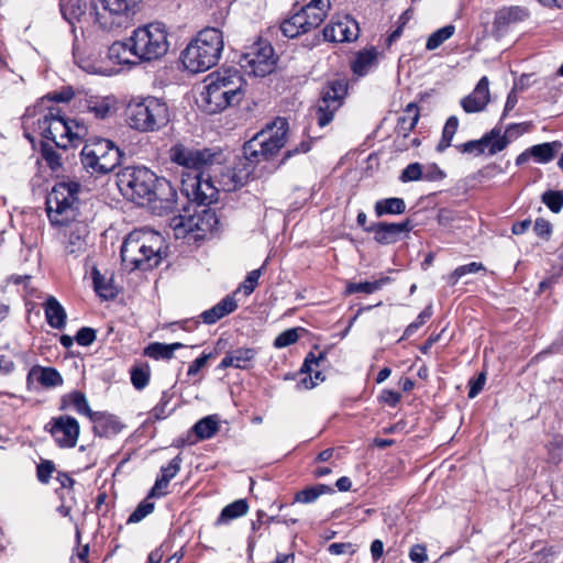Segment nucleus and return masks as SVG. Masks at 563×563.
Returning a JSON list of instances; mask_svg holds the SVG:
<instances>
[{"label": "nucleus", "instance_id": "f257e3e1", "mask_svg": "<svg viewBox=\"0 0 563 563\" xmlns=\"http://www.w3.org/2000/svg\"><path fill=\"white\" fill-rule=\"evenodd\" d=\"M173 163L184 168L181 174V192L189 201L198 205H210L218 200V189L214 187L209 169L221 165L223 152L214 148H195L181 143L169 150Z\"/></svg>", "mask_w": 563, "mask_h": 563}, {"label": "nucleus", "instance_id": "f03ea898", "mask_svg": "<svg viewBox=\"0 0 563 563\" xmlns=\"http://www.w3.org/2000/svg\"><path fill=\"white\" fill-rule=\"evenodd\" d=\"M80 184L60 181L53 187L46 198V212L53 225H66L65 250L68 255L78 257L87 252L89 227L82 221H74Z\"/></svg>", "mask_w": 563, "mask_h": 563}, {"label": "nucleus", "instance_id": "7ed1b4c3", "mask_svg": "<svg viewBox=\"0 0 563 563\" xmlns=\"http://www.w3.org/2000/svg\"><path fill=\"white\" fill-rule=\"evenodd\" d=\"M120 191L139 205L156 203L172 210L176 202V190L165 178H158L146 167H125L117 175Z\"/></svg>", "mask_w": 563, "mask_h": 563}, {"label": "nucleus", "instance_id": "20e7f679", "mask_svg": "<svg viewBox=\"0 0 563 563\" xmlns=\"http://www.w3.org/2000/svg\"><path fill=\"white\" fill-rule=\"evenodd\" d=\"M206 82L198 102L207 113H218L239 104L244 97V80L238 69L227 68L212 73Z\"/></svg>", "mask_w": 563, "mask_h": 563}, {"label": "nucleus", "instance_id": "39448f33", "mask_svg": "<svg viewBox=\"0 0 563 563\" xmlns=\"http://www.w3.org/2000/svg\"><path fill=\"white\" fill-rule=\"evenodd\" d=\"M164 238L150 229L131 232L121 246V258L130 271H148L156 267L163 257Z\"/></svg>", "mask_w": 563, "mask_h": 563}, {"label": "nucleus", "instance_id": "423d86ee", "mask_svg": "<svg viewBox=\"0 0 563 563\" xmlns=\"http://www.w3.org/2000/svg\"><path fill=\"white\" fill-rule=\"evenodd\" d=\"M32 125L41 136L64 150L77 146L87 134V128L84 124L67 121L57 107H48L40 111L36 120L32 121Z\"/></svg>", "mask_w": 563, "mask_h": 563}, {"label": "nucleus", "instance_id": "0eeeda50", "mask_svg": "<svg viewBox=\"0 0 563 563\" xmlns=\"http://www.w3.org/2000/svg\"><path fill=\"white\" fill-rule=\"evenodd\" d=\"M223 46V36L220 30L203 29L181 52V62L190 73L207 71L219 62Z\"/></svg>", "mask_w": 563, "mask_h": 563}, {"label": "nucleus", "instance_id": "6e6552de", "mask_svg": "<svg viewBox=\"0 0 563 563\" xmlns=\"http://www.w3.org/2000/svg\"><path fill=\"white\" fill-rule=\"evenodd\" d=\"M288 129L289 125L286 119L276 118L244 144L245 161L253 164L272 158L285 146Z\"/></svg>", "mask_w": 563, "mask_h": 563}, {"label": "nucleus", "instance_id": "1a4fd4ad", "mask_svg": "<svg viewBox=\"0 0 563 563\" xmlns=\"http://www.w3.org/2000/svg\"><path fill=\"white\" fill-rule=\"evenodd\" d=\"M126 119L131 128L141 132H153L168 123L169 110L163 100L147 97L129 103Z\"/></svg>", "mask_w": 563, "mask_h": 563}, {"label": "nucleus", "instance_id": "9d476101", "mask_svg": "<svg viewBox=\"0 0 563 563\" xmlns=\"http://www.w3.org/2000/svg\"><path fill=\"white\" fill-rule=\"evenodd\" d=\"M137 59L152 62L163 57L169 49L168 32L163 23L154 22L140 26L130 36Z\"/></svg>", "mask_w": 563, "mask_h": 563}, {"label": "nucleus", "instance_id": "9b49d317", "mask_svg": "<svg viewBox=\"0 0 563 563\" xmlns=\"http://www.w3.org/2000/svg\"><path fill=\"white\" fill-rule=\"evenodd\" d=\"M81 164L92 174H108L119 166L120 148L108 139L89 140L81 150Z\"/></svg>", "mask_w": 563, "mask_h": 563}, {"label": "nucleus", "instance_id": "f8f14e48", "mask_svg": "<svg viewBox=\"0 0 563 563\" xmlns=\"http://www.w3.org/2000/svg\"><path fill=\"white\" fill-rule=\"evenodd\" d=\"M141 0H92L89 16L103 30L126 23L136 13Z\"/></svg>", "mask_w": 563, "mask_h": 563}, {"label": "nucleus", "instance_id": "ddd939ff", "mask_svg": "<svg viewBox=\"0 0 563 563\" xmlns=\"http://www.w3.org/2000/svg\"><path fill=\"white\" fill-rule=\"evenodd\" d=\"M239 64L247 75L264 77L274 69V49L268 42L258 40L246 47L239 59Z\"/></svg>", "mask_w": 563, "mask_h": 563}, {"label": "nucleus", "instance_id": "4468645a", "mask_svg": "<svg viewBox=\"0 0 563 563\" xmlns=\"http://www.w3.org/2000/svg\"><path fill=\"white\" fill-rule=\"evenodd\" d=\"M521 124H512L507 128L504 135H500V129H493L490 132L486 133L479 140L468 141L466 143H462L455 145L459 152L464 154H474L481 155L488 147V153L494 155L498 152H501L509 143V137H512L514 130L520 129Z\"/></svg>", "mask_w": 563, "mask_h": 563}, {"label": "nucleus", "instance_id": "2eb2a0df", "mask_svg": "<svg viewBox=\"0 0 563 563\" xmlns=\"http://www.w3.org/2000/svg\"><path fill=\"white\" fill-rule=\"evenodd\" d=\"M347 91V85L342 80L333 81L324 88L321 99L318 101L314 111L320 128L327 126L334 118V113L343 104Z\"/></svg>", "mask_w": 563, "mask_h": 563}, {"label": "nucleus", "instance_id": "dca6fc26", "mask_svg": "<svg viewBox=\"0 0 563 563\" xmlns=\"http://www.w3.org/2000/svg\"><path fill=\"white\" fill-rule=\"evenodd\" d=\"M212 218L213 214L208 210L192 214L190 208H185L184 213L174 216L169 220V227L176 239H184L191 233L200 238L210 229L209 222Z\"/></svg>", "mask_w": 563, "mask_h": 563}, {"label": "nucleus", "instance_id": "f3484780", "mask_svg": "<svg viewBox=\"0 0 563 563\" xmlns=\"http://www.w3.org/2000/svg\"><path fill=\"white\" fill-rule=\"evenodd\" d=\"M253 168L245 162H240L235 167L222 168L221 165H216L209 169L214 187L225 192H231L244 186L252 173Z\"/></svg>", "mask_w": 563, "mask_h": 563}, {"label": "nucleus", "instance_id": "a211bd4d", "mask_svg": "<svg viewBox=\"0 0 563 563\" xmlns=\"http://www.w3.org/2000/svg\"><path fill=\"white\" fill-rule=\"evenodd\" d=\"M360 33L357 22L349 15L333 18L322 30L325 42L344 43L357 40Z\"/></svg>", "mask_w": 563, "mask_h": 563}, {"label": "nucleus", "instance_id": "6ab92c4d", "mask_svg": "<svg viewBox=\"0 0 563 563\" xmlns=\"http://www.w3.org/2000/svg\"><path fill=\"white\" fill-rule=\"evenodd\" d=\"M46 429L52 433L57 444L62 448H74L79 435L78 421L70 416L54 418Z\"/></svg>", "mask_w": 563, "mask_h": 563}, {"label": "nucleus", "instance_id": "aec40b11", "mask_svg": "<svg viewBox=\"0 0 563 563\" xmlns=\"http://www.w3.org/2000/svg\"><path fill=\"white\" fill-rule=\"evenodd\" d=\"M411 230L409 220L399 223L379 222L365 228L366 232L374 233V240L379 244H391L398 241L400 235Z\"/></svg>", "mask_w": 563, "mask_h": 563}, {"label": "nucleus", "instance_id": "412c9836", "mask_svg": "<svg viewBox=\"0 0 563 563\" xmlns=\"http://www.w3.org/2000/svg\"><path fill=\"white\" fill-rule=\"evenodd\" d=\"M488 86V78L486 76L482 77L472 93L461 100V106L465 112L474 113L485 109L489 101Z\"/></svg>", "mask_w": 563, "mask_h": 563}, {"label": "nucleus", "instance_id": "4be33fe9", "mask_svg": "<svg viewBox=\"0 0 563 563\" xmlns=\"http://www.w3.org/2000/svg\"><path fill=\"white\" fill-rule=\"evenodd\" d=\"M257 351L252 347H239L225 354L219 364L220 368L234 367L240 369H250L253 367Z\"/></svg>", "mask_w": 563, "mask_h": 563}, {"label": "nucleus", "instance_id": "5701e85b", "mask_svg": "<svg viewBox=\"0 0 563 563\" xmlns=\"http://www.w3.org/2000/svg\"><path fill=\"white\" fill-rule=\"evenodd\" d=\"M325 360V355L323 353H319V355H314L310 352L302 364L301 372L308 374L307 377L302 378L300 384L303 385L305 388L311 389L313 388L318 382H323L325 377L322 372L319 371L320 363Z\"/></svg>", "mask_w": 563, "mask_h": 563}, {"label": "nucleus", "instance_id": "b1692460", "mask_svg": "<svg viewBox=\"0 0 563 563\" xmlns=\"http://www.w3.org/2000/svg\"><path fill=\"white\" fill-rule=\"evenodd\" d=\"M529 18V11L525 7H504L496 12L494 26L504 30L511 24L519 23Z\"/></svg>", "mask_w": 563, "mask_h": 563}, {"label": "nucleus", "instance_id": "393cba45", "mask_svg": "<svg viewBox=\"0 0 563 563\" xmlns=\"http://www.w3.org/2000/svg\"><path fill=\"white\" fill-rule=\"evenodd\" d=\"M219 429L218 417L216 415L207 416L192 426L191 432L195 439L192 441L188 440V442L195 444L198 441L211 439L218 433Z\"/></svg>", "mask_w": 563, "mask_h": 563}, {"label": "nucleus", "instance_id": "a878e982", "mask_svg": "<svg viewBox=\"0 0 563 563\" xmlns=\"http://www.w3.org/2000/svg\"><path fill=\"white\" fill-rule=\"evenodd\" d=\"M238 307L235 299L232 296L224 297L220 302L214 305L212 308L203 311L201 318L205 323L213 324L221 318L233 312Z\"/></svg>", "mask_w": 563, "mask_h": 563}, {"label": "nucleus", "instance_id": "bb28decb", "mask_svg": "<svg viewBox=\"0 0 563 563\" xmlns=\"http://www.w3.org/2000/svg\"><path fill=\"white\" fill-rule=\"evenodd\" d=\"M87 0H59L63 18L71 25L87 14Z\"/></svg>", "mask_w": 563, "mask_h": 563}, {"label": "nucleus", "instance_id": "cd10ccee", "mask_svg": "<svg viewBox=\"0 0 563 563\" xmlns=\"http://www.w3.org/2000/svg\"><path fill=\"white\" fill-rule=\"evenodd\" d=\"M47 323L54 329H63L66 324V312L58 300L49 296L44 303Z\"/></svg>", "mask_w": 563, "mask_h": 563}, {"label": "nucleus", "instance_id": "c85d7f7f", "mask_svg": "<svg viewBox=\"0 0 563 563\" xmlns=\"http://www.w3.org/2000/svg\"><path fill=\"white\" fill-rule=\"evenodd\" d=\"M378 51L375 47H368L360 51L356 54L352 68L358 76H364L376 64Z\"/></svg>", "mask_w": 563, "mask_h": 563}, {"label": "nucleus", "instance_id": "c756f323", "mask_svg": "<svg viewBox=\"0 0 563 563\" xmlns=\"http://www.w3.org/2000/svg\"><path fill=\"white\" fill-rule=\"evenodd\" d=\"M30 376L47 388L57 387L63 384L62 375L53 367L34 366L30 372Z\"/></svg>", "mask_w": 563, "mask_h": 563}, {"label": "nucleus", "instance_id": "7c9ffc66", "mask_svg": "<svg viewBox=\"0 0 563 563\" xmlns=\"http://www.w3.org/2000/svg\"><path fill=\"white\" fill-rule=\"evenodd\" d=\"M95 291L104 299H112L117 296V288L113 285L112 278H107L102 275L97 267L91 271Z\"/></svg>", "mask_w": 563, "mask_h": 563}, {"label": "nucleus", "instance_id": "2f4dec72", "mask_svg": "<svg viewBox=\"0 0 563 563\" xmlns=\"http://www.w3.org/2000/svg\"><path fill=\"white\" fill-rule=\"evenodd\" d=\"M132 56L135 57L130 38L126 42H114L108 48L109 59L117 64H131Z\"/></svg>", "mask_w": 563, "mask_h": 563}, {"label": "nucleus", "instance_id": "473e14b6", "mask_svg": "<svg viewBox=\"0 0 563 563\" xmlns=\"http://www.w3.org/2000/svg\"><path fill=\"white\" fill-rule=\"evenodd\" d=\"M419 120V109L417 104L409 103L404 110L402 115L398 118L397 131L402 134L404 139L407 137L409 132L413 130Z\"/></svg>", "mask_w": 563, "mask_h": 563}, {"label": "nucleus", "instance_id": "72a5a7b5", "mask_svg": "<svg viewBox=\"0 0 563 563\" xmlns=\"http://www.w3.org/2000/svg\"><path fill=\"white\" fill-rule=\"evenodd\" d=\"M121 429L122 424L113 416L99 415L95 419L93 430L96 434L100 437H111L118 434L121 431Z\"/></svg>", "mask_w": 563, "mask_h": 563}, {"label": "nucleus", "instance_id": "f704fd0d", "mask_svg": "<svg viewBox=\"0 0 563 563\" xmlns=\"http://www.w3.org/2000/svg\"><path fill=\"white\" fill-rule=\"evenodd\" d=\"M375 213L377 217L385 214H401L406 210V203L401 198H386L375 202Z\"/></svg>", "mask_w": 563, "mask_h": 563}, {"label": "nucleus", "instance_id": "c9c22d12", "mask_svg": "<svg viewBox=\"0 0 563 563\" xmlns=\"http://www.w3.org/2000/svg\"><path fill=\"white\" fill-rule=\"evenodd\" d=\"M183 343L176 342L172 344H165L159 342L151 343L145 349V355L155 358V360H170L174 356V352L184 347Z\"/></svg>", "mask_w": 563, "mask_h": 563}, {"label": "nucleus", "instance_id": "e433bc0d", "mask_svg": "<svg viewBox=\"0 0 563 563\" xmlns=\"http://www.w3.org/2000/svg\"><path fill=\"white\" fill-rule=\"evenodd\" d=\"M390 283L388 276H383L374 282L349 283L345 292L352 295L355 292L373 294L380 290Z\"/></svg>", "mask_w": 563, "mask_h": 563}, {"label": "nucleus", "instance_id": "4c0bfd02", "mask_svg": "<svg viewBox=\"0 0 563 563\" xmlns=\"http://www.w3.org/2000/svg\"><path fill=\"white\" fill-rule=\"evenodd\" d=\"M562 147V144L560 142H551V143H542L538 145H533L530 147L531 156L538 162V163H549L551 162L556 152Z\"/></svg>", "mask_w": 563, "mask_h": 563}, {"label": "nucleus", "instance_id": "58836bf2", "mask_svg": "<svg viewBox=\"0 0 563 563\" xmlns=\"http://www.w3.org/2000/svg\"><path fill=\"white\" fill-rule=\"evenodd\" d=\"M280 31L284 36L288 38H295L301 34L308 33V30L302 22V15H299L298 12L282 22Z\"/></svg>", "mask_w": 563, "mask_h": 563}, {"label": "nucleus", "instance_id": "ea45409f", "mask_svg": "<svg viewBox=\"0 0 563 563\" xmlns=\"http://www.w3.org/2000/svg\"><path fill=\"white\" fill-rule=\"evenodd\" d=\"M247 510H249V506L244 499L235 500L222 509V511L217 520V523L218 525L225 523L232 519L244 516L247 512Z\"/></svg>", "mask_w": 563, "mask_h": 563}, {"label": "nucleus", "instance_id": "a19ab883", "mask_svg": "<svg viewBox=\"0 0 563 563\" xmlns=\"http://www.w3.org/2000/svg\"><path fill=\"white\" fill-rule=\"evenodd\" d=\"M328 493H333V488L324 484H318L298 492L295 496V501L310 504L316 501L321 495Z\"/></svg>", "mask_w": 563, "mask_h": 563}, {"label": "nucleus", "instance_id": "79ce46f5", "mask_svg": "<svg viewBox=\"0 0 563 563\" xmlns=\"http://www.w3.org/2000/svg\"><path fill=\"white\" fill-rule=\"evenodd\" d=\"M457 129H459V119L455 115L450 117L446 120L445 125L443 128L442 137H441L439 144L437 145L438 152H443L451 145V142H452Z\"/></svg>", "mask_w": 563, "mask_h": 563}, {"label": "nucleus", "instance_id": "37998d69", "mask_svg": "<svg viewBox=\"0 0 563 563\" xmlns=\"http://www.w3.org/2000/svg\"><path fill=\"white\" fill-rule=\"evenodd\" d=\"M455 27L453 25H445L435 32H433L426 44V48L428 51H433L442 45L446 40H449L454 34Z\"/></svg>", "mask_w": 563, "mask_h": 563}, {"label": "nucleus", "instance_id": "c03bdc74", "mask_svg": "<svg viewBox=\"0 0 563 563\" xmlns=\"http://www.w3.org/2000/svg\"><path fill=\"white\" fill-rule=\"evenodd\" d=\"M484 269L485 267L483 266V264L477 262H472L470 264L459 266L446 277L448 284L454 286L463 276L467 274H475Z\"/></svg>", "mask_w": 563, "mask_h": 563}, {"label": "nucleus", "instance_id": "a18cd8bd", "mask_svg": "<svg viewBox=\"0 0 563 563\" xmlns=\"http://www.w3.org/2000/svg\"><path fill=\"white\" fill-rule=\"evenodd\" d=\"M87 110L97 119H106L111 111V106L107 99L93 97L87 100Z\"/></svg>", "mask_w": 563, "mask_h": 563}, {"label": "nucleus", "instance_id": "49530a36", "mask_svg": "<svg viewBox=\"0 0 563 563\" xmlns=\"http://www.w3.org/2000/svg\"><path fill=\"white\" fill-rule=\"evenodd\" d=\"M542 202L554 213L563 208V191L548 190L542 195Z\"/></svg>", "mask_w": 563, "mask_h": 563}, {"label": "nucleus", "instance_id": "de8ad7c7", "mask_svg": "<svg viewBox=\"0 0 563 563\" xmlns=\"http://www.w3.org/2000/svg\"><path fill=\"white\" fill-rule=\"evenodd\" d=\"M305 12L310 14H318L319 18L324 21L328 15L329 10L331 9L330 0H311L306 5L302 7Z\"/></svg>", "mask_w": 563, "mask_h": 563}, {"label": "nucleus", "instance_id": "09e8293b", "mask_svg": "<svg viewBox=\"0 0 563 563\" xmlns=\"http://www.w3.org/2000/svg\"><path fill=\"white\" fill-rule=\"evenodd\" d=\"M41 154L52 170L62 167V158L59 154L47 143H42Z\"/></svg>", "mask_w": 563, "mask_h": 563}, {"label": "nucleus", "instance_id": "8fccbe9b", "mask_svg": "<svg viewBox=\"0 0 563 563\" xmlns=\"http://www.w3.org/2000/svg\"><path fill=\"white\" fill-rule=\"evenodd\" d=\"M150 379V369L147 366H136L131 371V382L136 389H143Z\"/></svg>", "mask_w": 563, "mask_h": 563}, {"label": "nucleus", "instance_id": "3c124183", "mask_svg": "<svg viewBox=\"0 0 563 563\" xmlns=\"http://www.w3.org/2000/svg\"><path fill=\"white\" fill-rule=\"evenodd\" d=\"M423 178L422 166L419 163L409 164L401 173L399 179L402 183L416 181Z\"/></svg>", "mask_w": 563, "mask_h": 563}, {"label": "nucleus", "instance_id": "603ef678", "mask_svg": "<svg viewBox=\"0 0 563 563\" xmlns=\"http://www.w3.org/2000/svg\"><path fill=\"white\" fill-rule=\"evenodd\" d=\"M299 339L297 329H288L276 336L274 346L276 349H283L296 343Z\"/></svg>", "mask_w": 563, "mask_h": 563}, {"label": "nucleus", "instance_id": "864d4df0", "mask_svg": "<svg viewBox=\"0 0 563 563\" xmlns=\"http://www.w3.org/2000/svg\"><path fill=\"white\" fill-rule=\"evenodd\" d=\"M70 404L75 407L78 413L81 415H91L88 401L86 396L82 393L75 391L71 393L69 396Z\"/></svg>", "mask_w": 563, "mask_h": 563}, {"label": "nucleus", "instance_id": "5fc2aeb1", "mask_svg": "<svg viewBox=\"0 0 563 563\" xmlns=\"http://www.w3.org/2000/svg\"><path fill=\"white\" fill-rule=\"evenodd\" d=\"M154 510L153 503H141L136 509L130 515L128 522H140L147 515H150Z\"/></svg>", "mask_w": 563, "mask_h": 563}, {"label": "nucleus", "instance_id": "6e6d98bb", "mask_svg": "<svg viewBox=\"0 0 563 563\" xmlns=\"http://www.w3.org/2000/svg\"><path fill=\"white\" fill-rule=\"evenodd\" d=\"M54 471H55V466H54L53 462H51V461L41 462L36 468L37 479L43 484H47L49 482Z\"/></svg>", "mask_w": 563, "mask_h": 563}, {"label": "nucleus", "instance_id": "4d7b16f0", "mask_svg": "<svg viewBox=\"0 0 563 563\" xmlns=\"http://www.w3.org/2000/svg\"><path fill=\"white\" fill-rule=\"evenodd\" d=\"M170 401L169 395L165 391L162 394L161 401L153 408V416L156 419H165L173 409H167Z\"/></svg>", "mask_w": 563, "mask_h": 563}, {"label": "nucleus", "instance_id": "13d9d810", "mask_svg": "<svg viewBox=\"0 0 563 563\" xmlns=\"http://www.w3.org/2000/svg\"><path fill=\"white\" fill-rule=\"evenodd\" d=\"M261 275H262L261 268L254 269L247 274L245 280L243 282V284L241 286V288L243 289L245 295H250L254 291L255 287L257 286Z\"/></svg>", "mask_w": 563, "mask_h": 563}, {"label": "nucleus", "instance_id": "bf43d9fd", "mask_svg": "<svg viewBox=\"0 0 563 563\" xmlns=\"http://www.w3.org/2000/svg\"><path fill=\"white\" fill-rule=\"evenodd\" d=\"M96 340V331L91 328L84 327L78 330L76 341L79 345L88 346Z\"/></svg>", "mask_w": 563, "mask_h": 563}, {"label": "nucleus", "instance_id": "052dcab7", "mask_svg": "<svg viewBox=\"0 0 563 563\" xmlns=\"http://www.w3.org/2000/svg\"><path fill=\"white\" fill-rule=\"evenodd\" d=\"M74 97V90L70 87L63 88L59 91L49 92L45 99L53 102H68Z\"/></svg>", "mask_w": 563, "mask_h": 563}, {"label": "nucleus", "instance_id": "680f3d73", "mask_svg": "<svg viewBox=\"0 0 563 563\" xmlns=\"http://www.w3.org/2000/svg\"><path fill=\"white\" fill-rule=\"evenodd\" d=\"M180 464H181V459L179 455H177L168 463L167 466L162 467V470H161L162 476L169 481L173 479L179 472Z\"/></svg>", "mask_w": 563, "mask_h": 563}, {"label": "nucleus", "instance_id": "e2e57ef3", "mask_svg": "<svg viewBox=\"0 0 563 563\" xmlns=\"http://www.w3.org/2000/svg\"><path fill=\"white\" fill-rule=\"evenodd\" d=\"M298 13L299 15H302V22L308 32H310L313 29H317L323 22V20L319 18L320 15L310 14L308 12L306 13L302 8L298 11Z\"/></svg>", "mask_w": 563, "mask_h": 563}, {"label": "nucleus", "instance_id": "0e129e2a", "mask_svg": "<svg viewBox=\"0 0 563 563\" xmlns=\"http://www.w3.org/2000/svg\"><path fill=\"white\" fill-rule=\"evenodd\" d=\"M298 13L299 15H302V22L308 32H310L313 29H317L323 22V20L319 18L320 15L310 14L308 12L306 13L302 8L298 11Z\"/></svg>", "mask_w": 563, "mask_h": 563}, {"label": "nucleus", "instance_id": "69168bd1", "mask_svg": "<svg viewBox=\"0 0 563 563\" xmlns=\"http://www.w3.org/2000/svg\"><path fill=\"white\" fill-rule=\"evenodd\" d=\"M329 552L333 555H341V554H353L355 552V548L352 543L349 542H336L331 543L329 545Z\"/></svg>", "mask_w": 563, "mask_h": 563}, {"label": "nucleus", "instance_id": "338daca9", "mask_svg": "<svg viewBox=\"0 0 563 563\" xmlns=\"http://www.w3.org/2000/svg\"><path fill=\"white\" fill-rule=\"evenodd\" d=\"M533 231L536 232V234L538 236L543 238V239H549V236L552 232V227L549 221H547L542 218H539L534 222Z\"/></svg>", "mask_w": 563, "mask_h": 563}, {"label": "nucleus", "instance_id": "774afa93", "mask_svg": "<svg viewBox=\"0 0 563 563\" xmlns=\"http://www.w3.org/2000/svg\"><path fill=\"white\" fill-rule=\"evenodd\" d=\"M409 558L415 563H424L428 560L427 549L422 544H415L409 552Z\"/></svg>", "mask_w": 563, "mask_h": 563}]
</instances>
